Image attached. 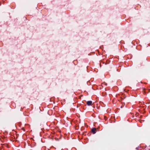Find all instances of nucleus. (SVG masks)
<instances>
[{
  "label": "nucleus",
  "instance_id": "nucleus-1",
  "mask_svg": "<svg viewBox=\"0 0 150 150\" xmlns=\"http://www.w3.org/2000/svg\"><path fill=\"white\" fill-rule=\"evenodd\" d=\"M96 129L95 128H93L91 130V131L92 133L94 134L96 133Z\"/></svg>",
  "mask_w": 150,
  "mask_h": 150
},
{
  "label": "nucleus",
  "instance_id": "nucleus-2",
  "mask_svg": "<svg viewBox=\"0 0 150 150\" xmlns=\"http://www.w3.org/2000/svg\"><path fill=\"white\" fill-rule=\"evenodd\" d=\"M92 103V102L91 101H88L87 102V104L88 105L90 106L91 105Z\"/></svg>",
  "mask_w": 150,
  "mask_h": 150
},
{
  "label": "nucleus",
  "instance_id": "nucleus-3",
  "mask_svg": "<svg viewBox=\"0 0 150 150\" xmlns=\"http://www.w3.org/2000/svg\"><path fill=\"white\" fill-rule=\"evenodd\" d=\"M139 148V147H137L136 148V149H137V150H138Z\"/></svg>",
  "mask_w": 150,
  "mask_h": 150
}]
</instances>
